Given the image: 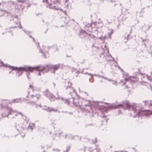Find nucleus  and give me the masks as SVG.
Masks as SVG:
<instances>
[{
    "mask_svg": "<svg viewBox=\"0 0 152 152\" xmlns=\"http://www.w3.org/2000/svg\"><path fill=\"white\" fill-rule=\"evenodd\" d=\"M20 6L21 7V9H22V10H23L24 8V7H22V5H20Z\"/></svg>",
    "mask_w": 152,
    "mask_h": 152,
    "instance_id": "864d4df0",
    "label": "nucleus"
},
{
    "mask_svg": "<svg viewBox=\"0 0 152 152\" xmlns=\"http://www.w3.org/2000/svg\"><path fill=\"white\" fill-rule=\"evenodd\" d=\"M85 140L86 142H88L89 141V139L88 138L85 139Z\"/></svg>",
    "mask_w": 152,
    "mask_h": 152,
    "instance_id": "3c124183",
    "label": "nucleus"
},
{
    "mask_svg": "<svg viewBox=\"0 0 152 152\" xmlns=\"http://www.w3.org/2000/svg\"><path fill=\"white\" fill-rule=\"evenodd\" d=\"M104 37H102V36H101V37H99V39H101V40H102L104 39Z\"/></svg>",
    "mask_w": 152,
    "mask_h": 152,
    "instance_id": "37998d69",
    "label": "nucleus"
},
{
    "mask_svg": "<svg viewBox=\"0 0 152 152\" xmlns=\"http://www.w3.org/2000/svg\"><path fill=\"white\" fill-rule=\"evenodd\" d=\"M91 37L92 39L94 38H95V36L94 35L92 34H89Z\"/></svg>",
    "mask_w": 152,
    "mask_h": 152,
    "instance_id": "72a5a7b5",
    "label": "nucleus"
},
{
    "mask_svg": "<svg viewBox=\"0 0 152 152\" xmlns=\"http://www.w3.org/2000/svg\"><path fill=\"white\" fill-rule=\"evenodd\" d=\"M136 2L138 3H141V0H135Z\"/></svg>",
    "mask_w": 152,
    "mask_h": 152,
    "instance_id": "49530a36",
    "label": "nucleus"
},
{
    "mask_svg": "<svg viewBox=\"0 0 152 152\" xmlns=\"http://www.w3.org/2000/svg\"><path fill=\"white\" fill-rule=\"evenodd\" d=\"M67 136V134H66L65 135L63 136V137H64L65 138H66Z\"/></svg>",
    "mask_w": 152,
    "mask_h": 152,
    "instance_id": "a18cd8bd",
    "label": "nucleus"
},
{
    "mask_svg": "<svg viewBox=\"0 0 152 152\" xmlns=\"http://www.w3.org/2000/svg\"><path fill=\"white\" fill-rule=\"evenodd\" d=\"M74 97H72L70 100L68 99H65L64 101V103L65 104H67L68 105H70V103L72 102L73 104V106H77V103L75 102H74Z\"/></svg>",
    "mask_w": 152,
    "mask_h": 152,
    "instance_id": "39448f33",
    "label": "nucleus"
},
{
    "mask_svg": "<svg viewBox=\"0 0 152 152\" xmlns=\"http://www.w3.org/2000/svg\"><path fill=\"white\" fill-rule=\"evenodd\" d=\"M32 39L34 41V42L36 43V46H37V48H38V47L39 46V43H36V41H35V39H34V38L33 37V38H32Z\"/></svg>",
    "mask_w": 152,
    "mask_h": 152,
    "instance_id": "7c9ffc66",
    "label": "nucleus"
},
{
    "mask_svg": "<svg viewBox=\"0 0 152 152\" xmlns=\"http://www.w3.org/2000/svg\"><path fill=\"white\" fill-rule=\"evenodd\" d=\"M18 113L19 114H21L22 116H23V115L21 113H20V112H18Z\"/></svg>",
    "mask_w": 152,
    "mask_h": 152,
    "instance_id": "69168bd1",
    "label": "nucleus"
},
{
    "mask_svg": "<svg viewBox=\"0 0 152 152\" xmlns=\"http://www.w3.org/2000/svg\"><path fill=\"white\" fill-rule=\"evenodd\" d=\"M150 106H152V100L150 101Z\"/></svg>",
    "mask_w": 152,
    "mask_h": 152,
    "instance_id": "6e6d98bb",
    "label": "nucleus"
},
{
    "mask_svg": "<svg viewBox=\"0 0 152 152\" xmlns=\"http://www.w3.org/2000/svg\"><path fill=\"white\" fill-rule=\"evenodd\" d=\"M92 141L93 144H95L97 142V138L95 137L92 140Z\"/></svg>",
    "mask_w": 152,
    "mask_h": 152,
    "instance_id": "b1692460",
    "label": "nucleus"
},
{
    "mask_svg": "<svg viewBox=\"0 0 152 152\" xmlns=\"http://www.w3.org/2000/svg\"><path fill=\"white\" fill-rule=\"evenodd\" d=\"M46 92L44 93V94L49 99H52L54 96L53 95L52 93H50L48 90H46Z\"/></svg>",
    "mask_w": 152,
    "mask_h": 152,
    "instance_id": "9d476101",
    "label": "nucleus"
},
{
    "mask_svg": "<svg viewBox=\"0 0 152 152\" xmlns=\"http://www.w3.org/2000/svg\"><path fill=\"white\" fill-rule=\"evenodd\" d=\"M85 74H88L90 75H92L90 73H84Z\"/></svg>",
    "mask_w": 152,
    "mask_h": 152,
    "instance_id": "8fccbe9b",
    "label": "nucleus"
},
{
    "mask_svg": "<svg viewBox=\"0 0 152 152\" xmlns=\"http://www.w3.org/2000/svg\"><path fill=\"white\" fill-rule=\"evenodd\" d=\"M48 112H51L52 111H53L55 112H57L58 111V110L57 109H54L53 107L50 108L49 107H48L47 109H45Z\"/></svg>",
    "mask_w": 152,
    "mask_h": 152,
    "instance_id": "2eb2a0df",
    "label": "nucleus"
},
{
    "mask_svg": "<svg viewBox=\"0 0 152 152\" xmlns=\"http://www.w3.org/2000/svg\"><path fill=\"white\" fill-rule=\"evenodd\" d=\"M41 95L39 94H36L35 95L32 94L30 96V99H33V100L36 102L37 101L40 99Z\"/></svg>",
    "mask_w": 152,
    "mask_h": 152,
    "instance_id": "1a4fd4ad",
    "label": "nucleus"
},
{
    "mask_svg": "<svg viewBox=\"0 0 152 152\" xmlns=\"http://www.w3.org/2000/svg\"><path fill=\"white\" fill-rule=\"evenodd\" d=\"M68 113L70 115H72L73 114V113L72 112H69Z\"/></svg>",
    "mask_w": 152,
    "mask_h": 152,
    "instance_id": "bf43d9fd",
    "label": "nucleus"
},
{
    "mask_svg": "<svg viewBox=\"0 0 152 152\" xmlns=\"http://www.w3.org/2000/svg\"><path fill=\"white\" fill-rule=\"evenodd\" d=\"M32 125L33 126H31L30 124L28 126L27 128V129L28 130H29L30 129L31 130V131H32L34 127V124H32Z\"/></svg>",
    "mask_w": 152,
    "mask_h": 152,
    "instance_id": "4be33fe9",
    "label": "nucleus"
},
{
    "mask_svg": "<svg viewBox=\"0 0 152 152\" xmlns=\"http://www.w3.org/2000/svg\"><path fill=\"white\" fill-rule=\"evenodd\" d=\"M23 31L24 32V33L28 35H29V34H30L31 33V32L29 31H28L27 30H25V29H24L23 30Z\"/></svg>",
    "mask_w": 152,
    "mask_h": 152,
    "instance_id": "a878e982",
    "label": "nucleus"
},
{
    "mask_svg": "<svg viewBox=\"0 0 152 152\" xmlns=\"http://www.w3.org/2000/svg\"><path fill=\"white\" fill-rule=\"evenodd\" d=\"M113 32V30H111V33L110 34V35H109V36H110V35H111V34H112Z\"/></svg>",
    "mask_w": 152,
    "mask_h": 152,
    "instance_id": "5fc2aeb1",
    "label": "nucleus"
},
{
    "mask_svg": "<svg viewBox=\"0 0 152 152\" xmlns=\"http://www.w3.org/2000/svg\"><path fill=\"white\" fill-rule=\"evenodd\" d=\"M29 93H30V92L29 91H28V95L27 96H26V97H27V98L28 97V95H29Z\"/></svg>",
    "mask_w": 152,
    "mask_h": 152,
    "instance_id": "603ef678",
    "label": "nucleus"
},
{
    "mask_svg": "<svg viewBox=\"0 0 152 152\" xmlns=\"http://www.w3.org/2000/svg\"><path fill=\"white\" fill-rule=\"evenodd\" d=\"M112 83L113 84H114L115 85H117V82L116 81H114L113 80Z\"/></svg>",
    "mask_w": 152,
    "mask_h": 152,
    "instance_id": "4c0bfd02",
    "label": "nucleus"
},
{
    "mask_svg": "<svg viewBox=\"0 0 152 152\" xmlns=\"http://www.w3.org/2000/svg\"><path fill=\"white\" fill-rule=\"evenodd\" d=\"M89 112L90 113V115H91V117H93V115H94V113H93V112H92V111H91H91H89Z\"/></svg>",
    "mask_w": 152,
    "mask_h": 152,
    "instance_id": "c9c22d12",
    "label": "nucleus"
},
{
    "mask_svg": "<svg viewBox=\"0 0 152 152\" xmlns=\"http://www.w3.org/2000/svg\"><path fill=\"white\" fill-rule=\"evenodd\" d=\"M26 3L28 4V6H27V9H28V7L30 6V4L29 3H27V1L26 2Z\"/></svg>",
    "mask_w": 152,
    "mask_h": 152,
    "instance_id": "e433bc0d",
    "label": "nucleus"
},
{
    "mask_svg": "<svg viewBox=\"0 0 152 152\" xmlns=\"http://www.w3.org/2000/svg\"><path fill=\"white\" fill-rule=\"evenodd\" d=\"M109 107L110 108L115 109L122 107L125 110L127 109L131 110H132L134 113H135L136 115L137 114V115L138 116H139V113L140 111L137 107H135L134 106H131L129 104V103L128 102H124L123 103V104H118L117 105H115L114 104H111L109 106Z\"/></svg>",
    "mask_w": 152,
    "mask_h": 152,
    "instance_id": "f257e3e1",
    "label": "nucleus"
},
{
    "mask_svg": "<svg viewBox=\"0 0 152 152\" xmlns=\"http://www.w3.org/2000/svg\"><path fill=\"white\" fill-rule=\"evenodd\" d=\"M17 1L19 3H24L26 1V0H17Z\"/></svg>",
    "mask_w": 152,
    "mask_h": 152,
    "instance_id": "c85d7f7f",
    "label": "nucleus"
},
{
    "mask_svg": "<svg viewBox=\"0 0 152 152\" xmlns=\"http://www.w3.org/2000/svg\"><path fill=\"white\" fill-rule=\"evenodd\" d=\"M29 86V87L30 88H33V86L31 85H30Z\"/></svg>",
    "mask_w": 152,
    "mask_h": 152,
    "instance_id": "e2e57ef3",
    "label": "nucleus"
},
{
    "mask_svg": "<svg viewBox=\"0 0 152 152\" xmlns=\"http://www.w3.org/2000/svg\"><path fill=\"white\" fill-rule=\"evenodd\" d=\"M2 66L5 67H8L9 68L10 65H8L7 64H4L3 62L0 61V67H2Z\"/></svg>",
    "mask_w": 152,
    "mask_h": 152,
    "instance_id": "dca6fc26",
    "label": "nucleus"
},
{
    "mask_svg": "<svg viewBox=\"0 0 152 152\" xmlns=\"http://www.w3.org/2000/svg\"><path fill=\"white\" fill-rule=\"evenodd\" d=\"M39 66H40L39 68H36V69H34L33 70H34V69H38L41 66L40 65H39ZM33 71H34V70H33ZM32 72H31V71H26L27 72V73L26 74V75L28 79H29L30 78V77H29V75L30 73L28 72H32Z\"/></svg>",
    "mask_w": 152,
    "mask_h": 152,
    "instance_id": "412c9836",
    "label": "nucleus"
},
{
    "mask_svg": "<svg viewBox=\"0 0 152 152\" xmlns=\"http://www.w3.org/2000/svg\"><path fill=\"white\" fill-rule=\"evenodd\" d=\"M27 103H30L32 105H34L36 104V102L33 100L32 101L28 102Z\"/></svg>",
    "mask_w": 152,
    "mask_h": 152,
    "instance_id": "c756f323",
    "label": "nucleus"
},
{
    "mask_svg": "<svg viewBox=\"0 0 152 152\" xmlns=\"http://www.w3.org/2000/svg\"><path fill=\"white\" fill-rule=\"evenodd\" d=\"M62 64L60 63L58 64H57L55 65H52V64H47L46 65V67H47L48 70L50 69H53V71L52 72V73L55 74V73L56 71L57 70L59 67L62 65Z\"/></svg>",
    "mask_w": 152,
    "mask_h": 152,
    "instance_id": "20e7f679",
    "label": "nucleus"
},
{
    "mask_svg": "<svg viewBox=\"0 0 152 152\" xmlns=\"http://www.w3.org/2000/svg\"><path fill=\"white\" fill-rule=\"evenodd\" d=\"M60 98L61 99V100L63 101L64 102V100L65 99L64 98H63V97H61V98L60 97Z\"/></svg>",
    "mask_w": 152,
    "mask_h": 152,
    "instance_id": "09e8293b",
    "label": "nucleus"
},
{
    "mask_svg": "<svg viewBox=\"0 0 152 152\" xmlns=\"http://www.w3.org/2000/svg\"><path fill=\"white\" fill-rule=\"evenodd\" d=\"M71 148V146H67L66 147V150H64L63 152H68L69 151L70 149Z\"/></svg>",
    "mask_w": 152,
    "mask_h": 152,
    "instance_id": "393cba45",
    "label": "nucleus"
},
{
    "mask_svg": "<svg viewBox=\"0 0 152 152\" xmlns=\"http://www.w3.org/2000/svg\"><path fill=\"white\" fill-rule=\"evenodd\" d=\"M40 14H39V13H36L35 14V15H36V16H38Z\"/></svg>",
    "mask_w": 152,
    "mask_h": 152,
    "instance_id": "0e129e2a",
    "label": "nucleus"
},
{
    "mask_svg": "<svg viewBox=\"0 0 152 152\" xmlns=\"http://www.w3.org/2000/svg\"><path fill=\"white\" fill-rule=\"evenodd\" d=\"M40 66H35L34 67H31L28 66H25L23 67H17L14 66H10L9 68L11 69L12 70H18V72L22 71H28L31 72H32L34 69L39 68Z\"/></svg>",
    "mask_w": 152,
    "mask_h": 152,
    "instance_id": "f03ea898",
    "label": "nucleus"
},
{
    "mask_svg": "<svg viewBox=\"0 0 152 152\" xmlns=\"http://www.w3.org/2000/svg\"><path fill=\"white\" fill-rule=\"evenodd\" d=\"M129 35L128 34L127 37H124V42L125 43H126V42L129 39Z\"/></svg>",
    "mask_w": 152,
    "mask_h": 152,
    "instance_id": "cd10ccee",
    "label": "nucleus"
},
{
    "mask_svg": "<svg viewBox=\"0 0 152 152\" xmlns=\"http://www.w3.org/2000/svg\"><path fill=\"white\" fill-rule=\"evenodd\" d=\"M86 150V148L85 147H83V148L82 149H81L80 150H82L83 151V152H85V151Z\"/></svg>",
    "mask_w": 152,
    "mask_h": 152,
    "instance_id": "a19ab883",
    "label": "nucleus"
},
{
    "mask_svg": "<svg viewBox=\"0 0 152 152\" xmlns=\"http://www.w3.org/2000/svg\"><path fill=\"white\" fill-rule=\"evenodd\" d=\"M58 2V1L57 0L56 1H53L51 3L49 4L48 7L50 9H53L54 10H60L64 12V14H66V13L65 11H64L62 9L60 8L57 6L55 5L54 4H56V2Z\"/></svg>",
    "mask_w": 152,
    "mask_h": 152,
    "instance_id": "7ed1b4c3",
    "label": "nucleus"
},
{
    "mask_svg": "<svg viewBox=\"0 0 152 152\" xmlns=\"http://www.w3.org/2000/svg\"><path fill=\"white\" fill-rule=\"evenodd\" d=\"M53 150L56 152H59L60 151V150L58 149V148L53 149Z\"/></svg>",
    "mask_w": 152,
    "mask_h": 152,
    "instance_id": "2f4dec72",
    "label": "nucleus"
},
{
    "mask_svg": "<svg viewBox=\"0 0 152 152\" xmlns=\"http://www.w3.org/2000/svg\"><path fill=\"white\" fill-rule=\"evenodd\" d=\"M42 2H46L47 3H48V0H43Z\"/></svg>",
    "mask_w": 152,
    "mask_h": 152,
    "instance_id": "79ce46f5",
    "label": "nucleus"
},
{
    "mask_svg": "<svg viewBox=\"0 0 152 152\" xmlns=\"http://www.w3.org/2000/svg\"><path fill=\"white\" fill-rule=\"evenodd\" d=\"M69 89L70 90L69 94L71 95L72 97H73V95H77L75 90L73 87L69 88Z\"/></svg>",
    "mask_w": 152,
    "mask_h": 152,
    "instance_id": "9b49d317",
    "label": "nucleus"
},
{
    "mask_svg": "<svg viewBox=\"0 0 152 152\" xmlns=\"http://www.w3.org/2000/svg\"><path fill=\"white\" fill-rule=\"evenodd\" d=\"M42 75V73L40 71V70L38 72V76H40Z\"/></svg>",
    "mask_w": 152,
    "mask_h": 152,
    "instance_id": "ea45409f",
    "label": "nucleus"
},
{
    "mask_svg": "<svg viewBox=\"0 0 152 152\" xmlns=\"http://www.w3.org/2000/svg\"><path fill=\"white\" fill-rule=\"evenodd\" d=\"M21 101V98H17L16 99H12L10 102L12 103H19Z\"/></svg>",
    "mask_w": 152,
    "mask_h": 152,
    "instance_id": "4468645a",
    "label": "nucleus"
},
{
    "mask_svg": "<svg viewBox=\"0 0 152 152\" xmlns=\"http://www.w3.org/2000/svg\"><path fill=\"white\" fill-rule=\"evenodd\" d=\"M80 98L83 100L82 102L83 105H85L86 107L89 106L90 107V109H91V107L92 105V104L90 100L86 99H84V98H82V97H80Z\"/></svg>",
    "mask_w": 152,
    "mask_h": 152,
    "instance_id": "0eeeda50",
    "label": "nucleus"
},
{
    "mask_svg": "<svg viewBox=\"0 0 152 152\" xmlns=\"http://www.w3.org/2000/svg\"><path fill=\"white\" fill-rule=\"evenodd\" d=\"M9 32L11 34L12 36L13 35V34L12 32V31H9Z\"/></svg>",
    "mask_w": 152,
    "mask_h": 152,
    "instance_id": "de8ad7c7",
    "label": "nucleus"
},
{
    "mask_svg": "<svg viewBox=\"0 0 152 152\" xmlns=\"http://www.w3.org/2000/svg\"><path fill=\"white\" fill-rule=\"evenodd\" d=\"M98 77L99 78H103L104 76H103L101 75H98Z\"/></svg>",
    "mask_w": 152,
    "mask_h": 152,
    "instance_id": "c03bdc74",
    "label": "nucleus"
},
{
    "mask_svg": "<svg viewBox=\"0 0 152 152\" xmlns=\"http://www.w3.org/2000/svg\"><path fill=\"white\" fill-rule=\"evenodd\" d=\"M102 118H105L104 120H102V121L104 123V124H106L107 123V120L108 119L106 118V116H105V115H104L102 116Z\"/></svg>",
    "mask_w": 152,
    "mask_h": 152,
    "instance_id": "a211bd4d",
    "label": "nucleus"
},
{
    "mask_svg": "<svg viewBox=\"0 0 152 152\" xmlns=\"http://www.w3.org/2000/svg\"><path fill=\"white\" fill-rule=\"evenodd\" d=\"M15 127L16 129L19 132V133L23 132L24 130L25 129L23 128L22 127H19V128H18V127H16V126H15Z\"/></svg>",
    "mask_w": 152,
    "mask_h": 152,
    "instance_id": "f3484780",
    "label": "nucleus"
},
{
    "mask_svg": "<svg viewBox=\"0 0 152 152\" xmlns=\"http://www.w3.org/2000/svg\"><path fill=\"white\" fill-rule=\"evenodd\" d=\"M4 10H1V14L0 15V17H2L5 15H6L7 16V13L5 12H4L3 11Z\"/></svg>",
    "mask_w": 152,
    "mask_h": 152,
    "instance_id": "5701e85b",
    "label": "nucleus"
},
{
    "mask_svg": "<svg viewBox=\"0 0 152 152\" xmlns=\"http://www.w3.org/2000/svg\"><path fill=\"white\" fill-rule=\"evenodd\" d=\"M16 27V26H13V27H10L9 28H15Z\"/></svg>",
    "mask_w": 152,
    "mask_h": 152,
    "instance_id": "052dcab7",
    "label": "nucleus"
},
{
    "mask_svg": "<svg viewBox=\"0 0 152 152\" xmlns=\"http://www.w3.org/2000/svg\"><path fill=\"white\" fill-rule=\"evenodd\" d=\"M83 93L84 94V95L85 96H87L88 95V93H86V92L84 91L83 92Z\"/></svg>",
    "mask_w": 152,
    "mask_h": 152,
    "instance_id": "f704fd0d",
    "label": "nucleus"
},
{
    "mask_svg": "<svg viewBox=\"0 0 152 152\" xmlns=\"http://www.w3.org/2000/svg\"><path fill=\"white\" fill-rule=\"evenodd\" d=\"M55 97L56 99H60V97L58 95V92L56 94L55 96H54Z\"/></svg>",
    "mask_w": 152,
    "mask_h": 152,
    "instance_id": "bb28decb",
    "label": "nucleus"
},
{
    "mask_svg": "<svg viewBox=\"0 0 152 152\" xmlns=\"http://www.w3.org/2000/svg\"><path fill=\"white\" fill-rule=\"evenodd\" d=\"M19 28H22V27L20 25H20L19 26H18Z\"/></svg>",
    "mask_w": 152,
    "mask_h": 152,
    "instance_id": "680f3d73",
    "label": "nucleus"
},
{
    "mask_svg": "<svg viewBox=\"0 0 152 152\" xmlns=\"http://www.w3.org/2000/svg\"><path fill=\"white\" fill-rule=\"evenodd\" d=\"M93 150L91 147H89L88 148V150L90 152L93 151Z\"/></svg>",
    "mask_w": 152,
    "mask_h": 152,
    "instance_id": "58836bf2",
    "label": "nucleus"
},
{
    "mask_svg": "<svg viewBox=\"0 0 152 152\" xmlns=\"http://www.w3.org/2000/svg\"><path fill=\"white\" fill-rule=\"evenodd\" d=\"M40 70L42 73L43 75H44L45 73L49 71L47 67H46V65L45 66L43 67L42 69Z\"/></svg>",
    "mask_w": 152,
    "mask_h": 152,
    "instance_id": "ddd939ff",
    "label": "nucleus"
},
{
    "mask_svg": "<svg viewBox=\"0 0 152 152\" xmlns=\"http://www.w3.org/2000/svg\"><path fill=\"white\" fill-rule=\"evenodd\" d=\"M62 112L64 113H67V112L66 111H62Z\"/></svg>",
    "mask_w": 152,
    "mask_h": 152,
    "instance_id": "13d9d810",
    "label": "nucleus"
},
{
    "mask_svg": "<svg viewBox=\"0 0 152 152\" xmlns=\"http://www.w3.org/2000/svg\"><path fill=\"white\" fill-rule=\"evenodd\" d=\"M150 73H151V75H152V69L150 71Z\"/></svg>",
    "mask_w": 152,
    "mask_h": 152,
    "instance_id": "774afa93",
    "label": "nucleus"
},
{
    "mask_svg": "<svg viewBox=\"0 0 152 152\" xmlns=\"http://www.w3.org/2000/svg\"><path fill=\"white\" fill-rule=\"evenodd\" d=\"M29 37H30V38H32H32H33V37H32V36H31V35H29Z\"/></svg>",
    "mask_w": 152,
    "mask_h": 152,
    "instance_id": "338daca9",
    "label": "nucleus"
},
{
    "mask_svg": "<svg viewBox=\"0 0 152 152\" xmlns=\"http://www.w3.org/2000/svg\"><path fill=\"white\" fill-rule=\"evenodd\" d=\"M58 135L57 134H55V136H58V137H60L61 136V134H62L63 132L61 130H59L58 131Z\"/></svg>",
    "mask_w": 152,
    "mask_h": 152,
    "instance_id": "aec40b11",
    "label": "nucleus"
},
{
    "mask_svg": "<svg viewBox=\"0 0 152 152\" xmlns=\"http://www.w3.org/2000/svg\"><path fill=\"white\" fill-rule=\"evenodd\" d=\"M141 39L142 43V46H143L144 48H146V47L148 43V40L147 39H143L142 38H141Z\"/></svg>",
    "mask_w": 152,
    "mask_h": 152,
    "instance_id": "f8f14e48",
    "label": "nucleus"
},
{
    "mask_svg": "<svg viewBox=\"0 0 152 152\" xmlns=\"http://www.w3.org/2000/svg\"><path fill=\"white\" fill-rule=\"evenodd\" d=\"M76 136H77V137H78V135H77V136H73L71 138V139L72 140V139H73L74 138V137H75Z\"/></svg>",
    "mask_w": 152,
    "mask_h": 152,
    "instance_id": "4d7b16f0",
    "label": "nucleus"
},
{
    "mask_svg": "<svg viewBox=\"0 0 152 152\" xmlns=\"http://www.w3.org/2000/svg\"><path fill=\"white\" fill-rule=\"evenodd\" d=\"M4 107L5 111L4 115V116L8 117V115L11 114L12 111V109L7 106Z\"/></svg>",
    "mask_w": 152,
    "mask_h": 152,
    "instance_id": "423d86ee",
    "label": "nucleus"
},
{
    "mask_svg": "<svg viewBox=\"0 0 152 152\" xmlns=\"http://www.w3.org/2000/svg\"><path fill=\"white\" fill-rule=\"evenodd\" d=\"M15 23L16 24H19V25L20 24V22L19 21V20L18 19H17V20L15 22Z\"/></svg>",
    "mask_w": 152,
    "mask_h": 152,
    "instance_id": "473e14b6",
    "label": "nucleus"
},
{
    "mask_svg": "<svg viewBox=\"0 0 152 152\" xmlns=\"http://www.w3.org/2000/svg\"><path fill=\"white\" fill-rule=\"evenodd\" d=\"M3 12H5L7 13V17L8 19H10V21L12 20H14V18L17 19L18 18V15H12L11 14L8 12L6 10H4Z\"/></svg>",
    "mask_w": 152,
    "mask_h": 152,
    "instance_id": "6e6552de",
    "label": "nucleus"
},
{
    "mask_svg": "<svg viewBox=\"0 0 152 152\" xmlns=\"http://www.w3.org/2000/svg\"><path fill=\"white\" fill-rule=\"evenodd\" d=\"M68 86L66 87V90L69 89V88L72 87V83L71 82H69L68 83Z\"/></svg>",
    "mask_w": 152,
    "mask_h": 152,
    "instance_id": "6ab92c4d",
    "label": "nucleus"
}]
</instances>
